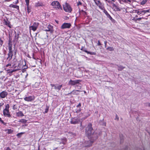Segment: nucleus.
I'll return each instance as SVG.
<instances>
[{
  "label": "nucleus",
  "mask_w": 150,
  "mask_h": 150,
  "mask_svg": "<svg viewBox=\"0 0 150 150\" xmlns=\"http://www.w3.org/2000/svg\"><path fill=\"white\" fill-rule=\"evenodd\" d=\"M38 150H40L39 147H38Z\"/></svg>",
  "instance_id": "62"
},
{
  "label": "nucleus",
  "mask_w": 150,
  "mask_h": 150,
  "mask_svg": "<svg viewBox=\"0 0 150 150\" xmlns=\"http://www.w3.org/2000/svg\"><path fill=\"white\" fill-rule=\"evenodd\" d=\"M115 120H119V117L117 115H116L115 118Z\"/></svg>",
  "instance_id": "45"
},
{
  "label": "nucleus",
  "mask_w": 150,
  "mask_h": 150,
  "mask_svg": "<svg viewBox=\"0 0 150 150\" xmlns=\"http://www.w3.org/2000/svg\"><path fill=\"white\" fill-rule=\"evenodd\" d=\"M27 121V120L25 119H21V120H19L18 121V122H21L22 123H25Z\"/></svg>",
  "instance_id": "25"
},
{
  "label": "nucleus",
  "mask_w": 150,
  "mask_h": 150,
  "mask_svg": "<svg viewBox=\"0 0 150 150\" xmlns=\"http://www.w3.org/2000/svg\"><path fill=\"white\" fill-rule=\"evenodd\" d=\"M25 133V132H21L20 133H18L16 135L18 137H21V135Z\"/></svg>",
  "instance_id": "31"
},
{
  "label": "nucleus",
  "mask_w": 150,
  "mask_h": 150,
  "mask_svg": "<svg viewBox=\"0 0 150 150\" xmlns=\"http://www.w3.org/2000/svg\"><path fill=\"white\" fill-rule=\"evenodd\" d=\"M16 115L18 117H23L24 116V114L22 111H19L16 113Z\"/></svg>",
  "instance_id": "18"
},
{
  "label": "nucleus",
  "mask_w": 150,
  "mask_h": 150,
  "mask_svg": "<svg viewBox=\"0 0 150 150\" xmlns=\"http://www.w3.org/2000/svg\"><path fill=\"white\" fill-rule=\"evenodd\" d=\"M4 104V103L3 102H1L0 103V108H1V107Z\"/></svg>",
  "instance_id": "50"
},
{
  "label": "nucleus",
  "mask_w": 150,
  "mask_h": 150,
  "mask_svg": "<svg viewBox=\"0 0 150 150\" xmlns=\"http://www.w3.org/2000/svg\"><path fill=\"white\" fill-rule=\"evenodd\" d=\"M149 10H144L142 11V15H144L147 12H149Z\"/></svg>",
  "instance_id": "28"
},
{
  "label": "nucleus",
  "mask_w": 150,
  "mask_h": 150,
  "mask_svg": "<svg viewBox=\"0 0 150 150\" xmlns=\"http://www.w3.org/2000/svg\"><path fill=\"white\" fill-rule=\"evenodd\" d=\"M4 23L5 25H6L9 28H11L10 22L8 21H4Z\"/></svg>",
  "instance_id": "22"
},
{
  "label": "nucleus",
  "mask_w": 150,
  "mask_h": 150,
  "mask_svg": "<svg viewBox=\"0 0 150 150\" xmlns=\"http://www.w3.org/2000/svg\"><path fill=\"white\" fill-rule=\"evenodd\" d=\"M143 17H142V18H137L136 20H135V21H137V20H140L142 19V18H143Z\"/></svg>",
  "instance_id": "46"
},
{
  "label": "nucleus",
  "mask_w": 150,
  "mask_h": 150,
  "mask_svg": "<svg viewBox=\"0 0 150 150\" xmlns=\"http://www.w3.org/2000/svg\"><path fill=\"white\" fill-rule=\"evenodd\" d=\"M15 105H14L13 107V110H15L16 109V108L15 107Z\"/></svg>",
  "instance_id": "55"
},
{
  "label": "nucleus",
  "mask_w": 150,
  "mask_h": 150,
  "mask_svg": "<svg viewBox=\"0 0 150 150\" xmlns=\"http://www.w3.org/2000/svg\"><path fill=\"white\" fill-rule=\"evenodd\" d=\"M44 5L43 4L40 2H38L37 3H36L35 4V7H38V6H43Z\"/></svg>",
  "instance_id": "17"
},
{
  "label": "nucleus",
  "mask_w": 150,
  "mask_h": 150,
  "mask_svg": "<svg viewBox=\"0 0 150 150\" xmlns=\"http://www.w3.org/2000/svg\"><path fill=\"white\" fill-rule=\"evenodd\" d=\"M102 10L103 11V12H104V13H105V14L106 15V16H107V15H108L109 14L107 12V11L105 10V8Z\"/></svg>",
  "instance_id": "32"
},
{
  "label": "nucleus",
  "mask_w": 150,
  "mask_h": 150,
  "mask_svg": "<svg viewBox=\"0 0 150 150\" xmlns=\"http://www.w3.org/2000/svg\"><path fill=\"white\" fill-rule=\"evenodd\" d=\"M80 125L81 126L82 125V122H81L80 124Z\"/></svg>",
  "instance_id": "61"
},
{
  "label": "nucleus",
  "mask_w": 150,
  "mask_h": 150,
  "mask_svg": "<svg viewBox=\"0 0 150 150\" xmlns=\"http://www.w3.org/2000/svg\"><path fill=\"white\" fill-rule=\"evenodd\" d=\"M19 2V1H18V0H17L15 2H14L13 3L14 4H18Z\"/></svg>",
  "instance_id": "51"
},
{
  "label": "nucleus",
  "mask_w": 150,
  "mask_h": 150,
  "mask_svg": "<svg viewBox=\"0 0 150 150\" xmlns=\"http://www.w3.org/2000/svg\"><path fill=\"white\" fill-rule=\"evenodd\" d=\"M22 67H23V66L21 64H18L16 66L15 64L13 65L12 67L13 68L15 71H16L21 70Z\"/></svg>",
  "instance_id": "10"
},
{
  "label": "nucleus",
  "mask_w": 150,
  "mask_h": 150,
  "mask_svg": "<svg viewBox=\"0 0 150 150\" xmlns=\"http://www.w3.org/2000/svg\"><path fill=\"white\" fill-rule=\"evenodd\" d=\"M107 42L106 41H104V43L105 44V47H106Z\"/></svg>",
  "instance_id": "48"
},
{
  "label": "nucleus",
  "mask_w": 150,
  "mask_h": 150,
  "mask_svg": "<svg viewBox=\"0 0 150 150\" xmlns=\"http://www.w3.org/2000/svg\"><path fill=\"white\" fill-rule=\"evenodd\" d=\"M57 148H55V149H56Z\"/></svg>",
  "instance_id": "64"
},
{
  "label": "nucleus",
  "mask_w": 150,
  "mask_h": 150,
  "mask_svg": "<svg viewBox=\"0 0 150 150\" xmlns=\"http://www.w3.org/2000/svg\"><path fill=\"white\" fill-rule=\"evenodd\" d=\"M5 150H11V149L9 147H8Z\"/></svg>",
  "instance_id": "54"
},
{
  "label": "nucleus",
  "mask_w": 150,
  "mask_h": 150,
  "mask_svg": "<svg viewBox=\"0 0 150 150\" xmlns=\"http://www.w3.org/2000/svg\"><path fill=\"white\" fill-rule=\"evenodd\" d=\"M117 66L118 67V70L119 71H122V70L124 68H125V67H123L121 65H120L119 66L118 65H117Z\"/></svg>",
  "instance_id": "23"
},
{
  "label": "nucleus",
  "mask_w": 150,
  "mask_h": 150,
  "mask_svg": "<svg viewBox=\"0 0 150 150\" xmlns=\"http://www.w3.org/2000/svg\"><path fill=\"white\" fill-rule=\"evenodd\" d=\"M147 0H143L141 2V4L144 5L147 2Z\"/></svg>",
  "instance_id": "30"
},
{
  "label": "nucleus",
  "mask_w": 150,
  "mask_h": 150,
  "mask_svg": "<svg viewBox=\"0 0 150 150\" xmlns=\"http://www.w3.org/2000/svg\"><path fill=\"white\" fill-rule=\"evenodd\" d=\"M8 92L6 91H3L0 93V97L1 98H4L8 95Z\"/></svg>",
  "instance_id": "13"
},
{
  "label": "nucleus",
  "mask_w": 150,
  "mask_h": 150,
  "mask_svg": "<svg viewBox=\"0 0 150 150\" xmlns=\"http://www.w3.org/2000/svg\"><path fill=\"white\" fill-rule=\"evenodd\" d=\"M70 122L72 124H76L78 123V121L77 119L74 118L71 120Z\"/></svg>",
  "instance_id": "15"
},
{
  "label": "nucleus",
  "mask_w": 150,
  "mask_h": 150,
  "mask_svg": "<svg viewBox=\"0 0 150 150\" xmlns=\"http://www.w3.org/2000/svg\"><path fill=\"white\" fill-rule=\"evenodd\" d=\"M117 11H120V10L119 8H117Z\"/></svg>",
  "instance_id": "59"
},
{
  "label": "nucleus",
  "mask_w": 150,
  "mask_h": 150,
  "mask_svg": "<svg viewBox=\"0 0 150 150\" xmlns=\"http://www.w3.org/2000/svg\"><path fill=\"white\" fill-rule=\"evenodd\" d=\"M50 85L52 87H55V85L54 84H50Z\"/></svg>",
  "instance_id": "56"
},
{
  "label": "nucleus",
  "mask_w": 150,
  "mask_h": 150,
  "mask_svg": "<svg viewBox=\"0 0 150 150\" xmlns=\"http://www.w3.org/2000/svg\"><path fill=\"white\" fill-rule=\"evenodd\" d=\"M81 50L84 51L85 52V51H87V50H86V49H85L84 48V47H81Z\"/></svg>",
  "instance_id": "41"
},
{
  "label": "nucleus",
  "mask_w": 150,
  "mask_h": 150,
  "mask_svg": "<svg viewBox=\"0 0 150 150\" xmlns=\"http://www.w3.org/2000/svg\"><path fill=\"white\" fill-rule=\"evenodd\" d=\"M102 45V44L100 43V40H98V43H97V45L100 46V45Z\"/></svg>",
  "instance_id": "44"
},
{
  "label": "nucleus",
  "mask_w": 150,
  "mask_h": 150,
  "mask_svg": "<svg viewBox=\"0 0 150 150\" xmlns=\"http://www.w3.org/2000/svg\"><path fill=\"white\" fill-rule=\"evenodd\" d=\"M81 81L79 80H70L68 82L69 85L71 86H74L79 83Z\"/></svg>",
  "instance_id": "9"
},
{
  "label": "nucleus",
  "mask_w": 150,
  "mask_h": 150,
  "mask_svg": "<svg viewBox=\"0 0 150 150\" xmlns=\"http://www.w3.org/2000/svg\"><path fill=\"white\" fill-rule=\"evenodd\" d=\"M81 91L78 90H74L71 92V93H72V94L73 95H77L79 94V92Z\"/></svg>",
  "instance_id": "16"
},
{
  "label": "nucleus",
  "mask_w": 150,
  "mask_h": 150,
  "mask_svg": "<svg viewBox=\"0 0 150 150\" xmlns=\"http://www.w3.org/2000/svg\"><path fill=\"white\" fill-rule=\"evenodd\" d=\"M9 6L11 7L15 8L17 9L18 11L19 10V6H18L15 5L13 4H11L9 5Z\"/></svg>",
  "instance_id": "21"
},
{
  "label": "nucleus",
  "mask_w": 150,
  "mask_h": 150,
  "mask_svg": "<svg viewBox=\"0 0 150 150\" xmlns=\"http://www.w3.org/2000/svg\"><path fill=\"white\" fill-rule=\"evenodd\" d=\"M96 4L101 10H103L105 8L104 4L101 3L100 0H93Z\"/></svg>",
  "instance_id": "7"
},
{
  "label": "nucleus",
  "mask_w": 150,
  "mask_h": 150,
  "mask_svg": "<svg viewBox=\"0 0 150 150\" xmlns=\"http://www.w3.org/2000/svg\"><path fill=\"white\" fill-rule=\"evenodd\" d=\"M81 106V104L80 103H79L78 105L76 106L77 107H79Z\"/></svg>",
  "instance_id": "49"
},
{
  "label": "nucleus",
  "mask_w": 150,
  "mask_h": 150,
  "mask_svg": "<svg viewBox=\"0 0 150 150\" xmlns=\"http://www.w3.org/2000/svg\"><path fill=\"white\" fill-rule=\"evenodd\" d=\"M145 105L146 107H150V103H145Z\"/></svg>",
  "instance_id": "37"
},
{
  "label": "nucleus",
  "mask_w": 150,
  "mask_h": 150,
  "mask_svg": "<svg viewBox=\"0 0 150 150\" xmlns=\"http://www.w3.org/2000/svg\"><path fill=\"white\" fill-rule=\"evenodd\" d=\"M46 31H50L51 33L53 32V26L49 25L47 27V29L45 30Z\"/></svg>",
  "instance_id": "14"
},
{
  "label": "nucleus",
  "mask_w": 150,
  "mask_h": 150,
  "mask_svg": "<svg viewBox=\"0 0 150 150\" xmlns=\"http://www.w3.org/2000/svg\"><path fill=\"white\" fill-rule=\"evenodd\" d=\"M51 5L53 6V8L57 10H62V8L59 3L58 1H54L52 2Z\"/></svg>",
  "instance_id": "5"
},
{
  "label": "nucleus",
  "mask_w": 150,
  "mask_h": 150,
  "mask_svg": "<svg viewBox=\"0 0 150 150\" xmlns=\"http://www.w3.org/2000/svg\"><path fill=\"white\" fill-rule=\"evenodd\" d=\"M81 108H79V109L77 110V111H76V112H80L81 111Z\"/></svg>",
  "instance_id": "52"
},
{
  "label": "nucleus",
  "mask_w": 150,
  "mask_h": 150,
  "mask_svg": "<svg viewBox=\"0 0 150 150\" xmlns=\"http://www.w3.org/2000/svg\"><path fill=\"white\" fill-rule=\"evenodd\" d=\"M0 122H1L2 124H3L4 125L6 124V123H5L3 120H2L1 118L0 117Z\"/></svg>",
  "instance_id": "40"
},
{
  "label": "nucleus",
  "mask_w": 150,
  "mask_h": 150,
  "mask_svg": "<svg viewBox=\"0 0 150 150\" xmlns=\"http://www.w3.org/2000/svg\"><path fill=\"white\" fill-rule=\"evenodd\" d=\"M106 49L108 50H109L110 51H112L114 50V49L112 47H109L106 48Z\"/></svg>",
  "instance_id": "27"
},
{
  "label": "nucleus",
  "mask_w": 150,
  "mask_h": 150,
  "mask_svg": "<svg viewBox=\"0 0 150 150\" xmlns=\"http://www.w3.org/2000/svg\"><path fill=\"white\" fill-rule=\"evenodd\" d=\"M49 108L48 107H47L45 109V113H46L48 112V110Z\"/></svg>",
  "instance_id": "42"
},
{
  "label": "nucleus",
  "mask_w": 150,
  "mask_h": 150,
  "mask_svg": "<svg viewBox=\"0 0 150 150\" xmlns=\"http://www.w3.org/2000/svg\"><path fill=\"white\" fill-rule=\"evenodd\" d=\"M62 85H57L56 86H55L54 89L55 90H57L58 91H59L61 89V88L62 87Z\"/></svg>",
  "instance_id": "20"
},
{
  "label": "nucleus",
  "mask_w": 150,
  "mask_h": 150,
  "mask_svg": "<svg viewBox=\"0 0 150 150\" xmlns=\"http://www.w3.org/2000/svg\"><path fill=\"white\" fill-rule=\"evenodd\" d=\"M11 64H8L6 65V67H8L9 66H11Z\"/></svg>",
  "instance_id": "53"
},
{
  "label": "nucleus",
  "mask_w": 150,
  "mask_h": 150,
  "mask_svg": "<svg viewBox=\"0 0 150 150\" xmlns=\"http://www.w3.org/2000/svg\"><path fill=\"white\" fill-rule=\"evenodd\" d=\"M82 5V3L80 1H79L77 3V5L78 6L79 5Z\"/></svg>",
  "instance_id": "43"
},
{
  "label": "nucleus",
  "mask_w": 150,
  "mask_h": 150,
  "mask_svg": "<svg viewBox=\"0 0 150 150\" xmlns=\"http://www.w3.org/2000/svg\"><path fill=\"white\" fill-rule=\"evenodd\" d=\"M15 35L14 40L15 41H17L19 37V34L18 33H16L15 31Z\"/></svg>",
  "instance_id": "19"
},
{
  "label": "nucleus",
  "mask_w": 150,
  "mask_h": 150,
  "mask_svg": "<svg viewBox=\"0 0 150 150\" xmlns=\"http://www.w3.org/2000/svg\"><path fill=\"white\" fill-rule=\"evenodd\" d=\"M71 26V25L70 23H64L62 25L61 28L62 29L65 28H69Z\"/></svg>",
  "instance_id": "11"
},
{
  "label": "nucleus",
  "mask_w": 150,
  "mask_h": 150,
  "mask_svg": "<svg viewBox=\"0 0 150 150\" xmlns=\"http://www.w3.org/2000/svg\"><path fill=\"white\" fill-rule=\"evenodd\" d=\"M113 7H115L116 8L117 7L116 6L115 4H113Z\"/></svg>",
  "instance_id": "58"
},
{
  "label": "nucleus",
  "mask_w": 150,
  "mask_h": 150,
  "mask_svg": "<svg viewBox=\"0 0 150 150\" xmlns=\"http://www.w3.org/2000/svg\"><path fill=\"white\" fill-rule=\"evenodd\" d=\"M81 11L82 12V14L84 16H85V15H87V13L86 12H85V11H84L83 10H82Z\"/></svg>",
  "instance_id": "35"
},
{
  "label": "nucleus",
  "mask_w": 150,
  "mask_h": 150,
  "mask_svg": "<svg viewBox=\"0 0 150 150\" xmlns=\"http://www.w3.org/2000/svg\"><path fill=\"white\" fill-rule=\"evenodd\" d=\"M3 43V41L1 40V39H0V45L1 46Z\"/></svg>",
  "instance_id": "47"
},
{
  "label": "nucleus",
  "mask_w": 150,
  "mask_h": 150,
  "mask_svg": "<svg viewBox=\"0 0 150 150\" xmlns=\"http://www.w3.org/2000/svg\"><path fill=\"white\" fill-rule=\"evenodd\" d=\"M27 6V12L28 13H29L31 11V7L29 6V5H28V6Z\"/></svg>",
  "instance_id": "24"
},
{
  "label": "nucleus",
  "mask_w": 150,
  "mask_h": 150,
  "mask_svg": "<svg viewBox=\"0 0 150 150\" xmlns=\"http://www.w3.org/2000/svg\"><path fill=\"white\" fill-rule=\"evenodd\" d=\"M107 17L108 18L110 19L111 20V21H112L113 20V18H112L111 16L110 15L108 14V15L107 16Z\"/></svg>",
  "instance_id": "33"
},
{
  "label": "nucleus",
  "mask_w": 150,
  "mask_h": 150,
  "mask_svg": "<svg viewBox=\"0 0 150 150\" xmlns=\"http://www.w3.org/2000/svg\"><path fill=\"white\" fill-rule=\"evenodd\" d=\"M25 71V68H24V69H23L22 71L23 72H24Z\"/></svg>",
  "instance_id": "57"
},
{
  "label": "nucleus",
  "mask_w": 150,
  "mask_h": 150,
  "mask_svg": "<svg viewBox=\"0 0 150 150\" xmlns=\"http://www.w3.org/2000/svg\"><path fill=\"white\" fill-rule=\"evenodd\" d=\"M7 71L8 73H11L13 72H15V70L14 69H8L7 70Z\"/></svg>",
  "instance_id": "29"
},
{
  "label": "nucleus",
  "mask_w": 150,
  "mask_h": 150,
  "mask_svg": "<svg viewBox=\"0 0 150 150\" xmlns=\"http://www.w3.org/2000/svg\"><path fill=\"white\" fill-rule=\"evenodd\" d=\"M71 93L72 94V93H71V92L70 93H68V94L69 95V94H70Z\"/></svg>",
  "instance_id": "60"
},
{
  "label": "nucleus",
  "mask_w": 150,
  "mask_h": 150,
  "mask_svg": "<svg viewBox=\"0 0 150 150\" xmlns=\"http://www.w3.org/2000/svg\"><path fill=\"white\" fill-rule=\"evenodd\" d=\"M26 6L29 5V0H25Z\"/></svg>",
  "instance_id": "36"
},
{
  "label": "nucleus",
  "mask_w": 150,
  "mask_h": 150,
  "mask_svg": "<svg viewBox=\"0 0 150 150\" xmlns=\"http://www.w3.org/2000/svg\"><path fill=\"white\" fill-rule=\"evenodd\" d=\"M25 101L28 102H31L35 99V97L33 96H30L28 97H25L24 98Z\"/></svg>",
  "instance_id": "12"
},
{
  "label": "nucleus",
  "mask_w": 150,
  "mask_h": 150,
  "mask_svg": "<svg viewBox=\"0 0 150 150\" xmlns=\"http://www.w3.org/2000/svg\"><path fill=\"white\" fill-rule=\"evenodd\" d=\"M125 2L127 3H130L132 2V0H124Z\"/></svg>",
  "instance_id": "39"
},
{
  "label": "nucleus",
  "mask_w": 150,
  "mask_h": 150,
  "mask_svg": "<svg viewBox=\"0 0 150 150\" xmlns=\"http://www.w3.org/2000/svg\"><path fill=\"white\" fill-rule=\"evenodd\" d=\"M63 7L64 11L66 12L70 13L72 11V8L70 5L67 2L63 5Z\"/></svg>",
  "instance_id": "4"
},
{
  "label": "nucleus",
  "mask_w": 150,
  "mask_h": 150,
  "mask_svg": "<svg viewBox=\"0 0 150 150\" xmlns=\"http://www.w3.org/2000/svg\"><path fill=\"white\" fill-rule=\"evenodd\" d=\"M85 52L87 53L88 54H90L91 55H95L96 54V53L95 52H90L88 51H85Z\"/></svg>",
  "instance_id": "26"
},
{
  "label": "nucleus",
  "mask_w": 150,
  "mask_h": 150,
  "mask_svg": "<svg viewBox=\"0 0 150 150\" xmlns=\"http://www.w3.org/2000/svg\"><path fill=\"white\" fill-rule=\"evenodd\" d=\"M27 67H25V69H27Z\"/></svg>",
  "instance_id": "63"
},
{
  "label": "nucleus",
  "mask_w": 150,
  "mask_h": 150,
  "mask_svg": "<svg viewBox=\"0 0 150 150\" xmlns=\"http://www.w3.org/2000/svg\"><path fill=\"white\" fill-rule=\"evenodd\" d=\"M142 11H138L136 12V13L138 14L139 15H142Z\"/></svg>",
  "instance_id": "34"
},
{
  "label": "nucleus",
  "mask_w": 150,
  "mask_h": 150,
  "mask_svg": "<svg viewBox=\"0 0 150 150\" xmlns=\"http://www.w3.org/2000/svg\"><path fill=\"white\" fill-rule=\"evenodd\" d=\"M76 87H77V88L78 89H81V86H79V85H76L75 86V88H76Z\"/></svg>",
  "instance_id": "38"
},
{
  "label": "nucleus",
  "mask_w": 150,
  "mask_h": 150,
  "mask_svg": "<svg viewBox=\"0 0 150 150\" xmlns=\"http://www.w3.org/2000/svg\"><path fill=\"white\" fill-rule=\"evenodd\" d=\"M92 125L89 123L86 128V133L88 137H90L91 139L90 141L86 142L88 144L84 145L85 147H90L94 140H96L98 138V135L96 133H94L93 129L92 127Z\"/></svg>",
  "instance_id": "1"
},
{
  "label": "nucleus",
  "mask_w": 150,
  "mask_h": 150,
  "mask_svg": "<svg viewBox=\"0 0 150 150\" xmlns=\"http://www.w3.org/2000/svg\"><path fill=\"white\" fill-rule=\"evenodd\" d=\"M9 105L8 104H7L5 106V108L3 110L4 115L6 117H11V115L9 112Z\"/></svg>",
  "instance_id": "3"
},
{
  "label": "nucleus",
  "mask_w": 150,
  "mask_h": 150,
  "mask_svg": "<svg viewBox=\"0 0 150 150\" xmlns=\"http://www.w3.org/2000/svg\"><path fill=\"white\" fill-rule=\"evenodd\" d=\"M89 115L87 114L86 112L83 113H80L78 115V117L79 118V120L81 121H83V120L86 119L87 117Z\"/></svg>",
  "instance_id": "6"
},
{
  "label": "nucleus",
  "mask_w": 150,
  "mask_h": 150,
  "mask_svg": "<svg viewBox=\"0 0 150 150\" xmlns=\"http://www.w3.org/2000/svg\"><path fill=\"white\" fill-rule=\"evenodd\" d=\"M39 23L36 22H35L33 24L32 26H30L29 27V29L30 30H32L33 31H35L37 29Z\"/></svg>",
  "instance_id": "8"
},
{
  "label": "nucleus",
  "mask_w": 150,
  "mask_h": 150,
  "mask_svg": "<svg viewBox=\"0 0 150 150\" xmlns=\"http://www.w3.org/2000/svg\"><path fill=\"white\" fill-rule=\"evenodd\" d=\"M8 57L7 58V59H8V60H10L12 58V57L13 56V51L12 50V44L10 40H9L8 42Z\"/></svg>",
  "instance_id": "2"
}]
</instances>
